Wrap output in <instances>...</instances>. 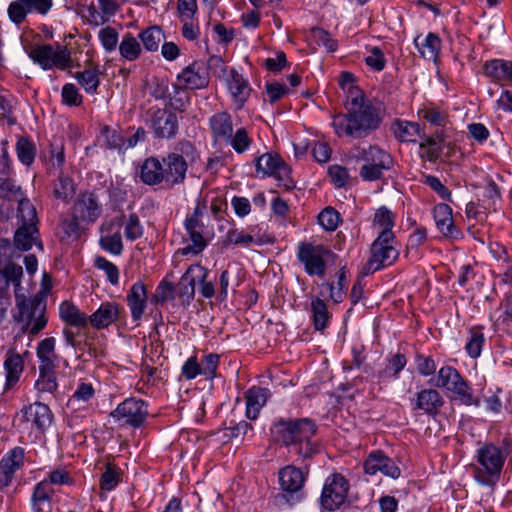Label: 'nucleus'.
Masks as SVG:
<instances>
[{
    "instance_id": "50",
    "label": "nucleus",
    "mask_w": 512,
    "mask_h": 512,
    "mask_svg": "<svg viewBox=\"0 0 512 512\" xmlns=\"http://www.w3.org/2000/svg\"><path fill=\"white\" fill-rule=\"evenodd\" d=\"M120 481V469L111 463H107L106 469L99 480L100 489L105 492H110L118 486Z\"/></svg>"
},
{
    "instance_id": "27",
    "label": "nucleus",
    "mask_w": 512,
    "mask_h": 512,
    "mask_svg": "<svg viewBox=\"0 0 512 512\" xmlns=\"http://www.w3.org/2000/svg\"><path fill=\"white\" fill-rule=\"evenodd\" d=\"M147 298V289L143 282L137 281L129 289L126 300L131 317L135 322H138L145 313Z\"/></svg>"
},
{
    "instance_id": "32",
    "label": "nucleus",
    "mask_w": 512,
    "mask_h": 512,
    "mask_svg": "<svg viewBox=\"0 0 512 512\" xmlns=\"http://www.w3.org/2000/svg\"><path fill=\"white\" fill-rule=\"evenodd\" d=\"M140 178L147 185H157L162 182L166 184L163 161L156 157L147 158L141 166Z\"/></svg>"
},
{
    "instance_id": "20",
    "label": "nucleus",
    "mask_w": 512,
    "mask_h": 512,
    "mask_svg": "<svg viewBox=\"0 0 512 512\" xmlns=\"http://www.w3.org/2000/svg\"><path fill=\"white\" fill-rule=\"evenodd\" d=\"M177 79L185 89H202L209 83V74L204 64L194 62L185 67Z\"/></svg>"
},
{
    "instance_id": "12",
    "label": "nucleus",
    "mask_w": 512,
    "mask_h": 512,
    "mask_svg": "<svg viewBox=\"0 0 512 512\" xmlns=\"http://www.w3.org/2000/svg\"><path fill=\"white\" fill-rule=\"evenodd\" d=\"M28 56L43 70H50L54 67L64 70L68 67L70 61V54L66 47L57 46L54 49L50 44L33 46L28 51Z\"/></svg>"
},
{
    "instance_id": "63",
    "label": "nucleus",
    "mask_w": 512,
    "mask_h": 512,
    "mask_svg": "<svg viewBox=\"0 0 512 512\" xmlns=\"http://www.w3.org/2000/svg\"><path fill=\"white\" fill-rule=\"evenodd\" d=\"M100 42L107 52H112L116 49L118 44V33L112 27H105L99 31Z\"/></svg>"
},
{
    "instance_id": "43",
    "label": "nucleus",
    "mask_w": 512,
    "mask_h": 512,
    "mask_svg": "<svg viewBox=\"0 0 512 512\" xmlns=\"http://www.w3.org/2000/svg\"><path fill=\"white\" fill-rule=\"evenodd\" d=\"M312 321L316 330H324L330 321L331 314L323 299L316 296L311 300Z\"/></svg>"
},
{
    "instance_id": "41",
    "label": "nucleus",
    "mask_w": 512,
    "mask_h": 512,
    "mask_svg": "<svg viewBox=\"0 0 512 512\" xmlns=\"http://www.w3.org/2000/svg\"><path fill=\"white\" fill-rule=\"evenodd\" d=\"M99 75L98 66H90L83 71L76 72L74 77L86 93L93 95L97 93L100 84Z\"/></svg>"
},
{
    "instance_id": "55",
    "label": "nucleus",
    "mask_w": 512,
    "mask_h": 512,
    "mask_svg": "<svg viewBox=\"0 0 512 512\" xmlns=\"http://www.w3.org/2000/svg\"><path fill=\"white\" fill-rule=\"evenodd\" d=\"M318 223L326 231H335L340 223V214L332 207H326L318 215Z\"/></svg>"
},
{
    "instance_id": "10",
    "label": "nucleus",
    "mask_w": 512,
    "mask_h": 512,
    "mask_svg": "<svg viewBox=\"0 0 512 512\" xmlns=\"http://www.w3.org/2000/svg\"><path fill=\"white\" fill-rule=\"evenodd\" d=\"M53 413L47 404L40 401L25 405L17 414L19 427L22 430L35 429L43 434L53 422Z\"/></svg>"
},
{
    "instance_id": "49",
    "label": "nucleus",
    "mask_w": 512,
    "mask_h": 512,
    "mask_svg": "<svg viewBox=\"0 0 512 512\" xmlns=\"http://www.w3.org/2000/svg\"><path fill=\"white\" fill-rule=\"evenodd\" d=\"M141 46L138 40L131 34H125L119 44L120 55L127 61H134L141 54Z\"/></svg>"
},
{
    "instance_id": "21",
    "label": "nucleus",
    "mask_w": 512,
    "mask_h": 512,
    "mask_svg": "<svg viewBox=\"0 0 512 512\" xmlns=\"http://www.w3.org/2000/svg\"><path fill=\"white\" fill-rule=\"evenodd\" d=\"M166 185L173 187L182 184L186 178L188 165L184 157L176 152L169 153L163 158Z\"/></svg>"
},
{
    "instance_id": "53",
    "label": "nucleus",
    "mask_w": 512,
    "mask_h": 512,
    "mask_svg": "<svg viewBox=\"0 0 512 512\" xmlns=\"http://www.w3.org/2000/svg\"><path fill=\"white\" fill-rule=\"evenodd\" d=\"M420 117L431 125L443 127L447 122V113L435 106H425L418 111Z\"/></svg>"
},
{
    "instance_id": "2",
    "label": "nucleus",
    "mask_w": 512,
    "mask_h": 512,
    "mask_svg": "<svg viewBox=\"0 0 512 512\" xmlns=\"http://www.w3.org/2000/svg\"><path fill=\"white\" fill-rule=\"evenodd\" d=\"M512 452V438L507 436L498 445L494 442L481 444L474 455L471 466L474 480L484 487H495L500 481L508 456Z\"/></svg>"
},
{
    "instance_id": "33",
    "label": "nucleus",
    "mask_w": 512,
    "mask_h": 512,
    "mask_svg": "<svg viewBox=\"0 0 512 512\" xmlns=\"http://www.w3.org/2000/svg\"><path fill=\"white\" fill-rule=\"evenodd\" d=\"M23 276V269L20 265L14 263H7L4 266V269H0V293L4 292L9 283H12L14 286V294L15 300L18 296H20L23 292V288L21 286V278Z\"/></svg>"
},
{
    "instance_id": "44",
    "label": "nucleus",
    "mask_w": 512,
    "mask_h": 512,
    "mask_svg": "<svg viewBox=\"0 0 512 512\" xmlns=\"http://www.w3.org/2000/svg\"><path fill=\"white\" fill-rule=\"evenodd\" d=\"M191 272H193L195 280H198L200 294L206 299L214 297L215 288L213 282L208 280V269L199 264H195L191 265Z\"/></svg>"
},
{
    "instance_id": "30",
    "label": "nucleus",
    "mask_w": 512,
    "mask_h": 512,
    "mask_svg": "<svg viewBox=\"0 0 512 512\" xmlns=\"http://www.w3.org/2000/svg\"><path fill=\"white\" fill-rule=\"evenodd\" d=\"M269 397V389L259 386L250 387L245 392L246 417L250 420L257 419L261 409L264 407Z\"/></svg>"
},
{
    "instance_id": "28",
    "label": "nucleus",
    "mask_w": 512,
    "mask_h": 512,
    "mask_svg": "<svg viewBox=\"0 0 512 512\" xmlns=\"http://www.w3.org/2000/svg\"><path fill=\"white\" fill-rule=\"evenodd\" d=\"M119 312L118 304L103 302L94 313L88 316V323L97 330L105 329L118 320Z\"/></svg>"
},
{
    "instance_id": "45",
    "label": "nucleus",
    "mask_w": 512,
    "mask_h": 512,
    "mask_svg": "<svg viewBox=\"0 0 512 512\" xmlns=\"http://www.w3.org/2000/svg\"><path fill=\"white\" fill-rule=\"evenodd\" d=\"M281 162L282 159L278 155L264 153L255 159L256 172L261 177L272 176Z\"/></svg>"
},
{
    "instance_id": "64",
    "label": "nucleus",
    "mask_w": 512,
    "mask_h": 512,
    "mask_svg": "<svg viewBox=\"0 0 512 512\" xmlns=\"http://www.w3.org/2000/svg\"><path fill=\"white\" fill-rule=\"evenodd\" d=\"M365 63L375 71H382L386 65L384 53L379 47H372L369 50V54L365 57Z\"/></svg>"
},
{
    "instance_id": "23",
    "label": "nucleus",
    "mask_w": 512,
    "mask_h": 512,
    "mask_svg": "<svg viewBox=\"0 0 512 512\" xmlns=\"http://www.w3.org/2000/svg\"><path fill=\"white\" fill-rule=\"evenodd\" d=\"M214 143L225 144L233 133V121L231 115L226 111L214 113L208 121Z\"/></svg>"
},
{
    "instance_id": "54",
    "label": "nucleus",
    "mask_w": 512,
    "mask_h": 512,
    "mask_svg": "<svg viewBox=\"0 0 512 512\" xmlns=\"http://www.w3.org/2000/svg\"><path fill=\"white\" fill-rule=\"evenodd\" d=\"M162 31L160 28L153 26L147 28L139 34V38L142 41L144 47L148 51H156L162 40Z\"/></svg>"
},
{
    "instance_id": "39",
    "label": "nucleus",
    "mask_w": 512,
    "mask_h": 512,
    "mask_svg": "<svg viewBox=\"0 0 512 512\" xmlns=\"http://www.w3.org/2000/svg\"><path fill=\"white\" fill-rule=\"evenodd\" d=\"M254 143L251 131L246 127H238L230 135L228 140L225 142L226 145L230 146L238 155H242L250 151Z\"/></svg>"
},
{
    "instance_id": "37",
    "label": "nucleus",
    "mask_w": 512,
    "mask_h": 512,
    "mask_svg": "<svg viewBox=\"0 0 512 512\" xmlns=\"http://www.w3.org/2000/svg\"><path fill=\"white\" fill-rule=\"evenodd\" d=\"M174 289L175 298L179 299L181 305L189 306L195 296V277L191 272V266L182 275Z\"/></svg>"
},
{
    "instance_id": "31",
    "label": "nucleus",
    "mask_w": 512,
    "mask_h": 512,
    "mask_svg": "<svg viewBox=\"0 0 512 512\" xmlns=\"http://www.w3.org/2000/svg\"><path fill=\"white\" fill-rule=\"evenodd\" d=\"M56 340L54 337H47L41 340L36 348V355L39 361V369L56 370L59 364V356L55 353Z\"/></svg>"
},
{
    "instance_id": "40",
    "label": "nucleus",
    "mask_w": 512,
    "mask_h": 512,
    "mask_svg": "<svg viewBox=\"0 0 512 512\" xmlns=\"http://www.w3.org/2000/svg\"><path fill=\"white\" fill-rule=\"evenodd\" d=\"M392 130L401 142H416L417 137H421V128L416 122L396 120Z\"/></svg>"
},
{
    "instance_id": "29",
    "label": "nucleus",
    "mask_w": 512,
    "mask_h": 512,
    "mask_svg": "<svg viewBox=\"0 0 512 512\" xmlns=\"http://www.w3.org/2000/svg\"><path fill=\"white\" fill-rule=\"evenodd\" d=\"M413 43L421 57L437 62L442 48V40L438 34L429 32L425 37L417 35Z\"/></svg>"
},
{
    "instance_id": "24",
    "label": "nucleus",
    "mask_w": 512,
    "mask_h": 512,
    "mask_svg": "<svg viewBox=\"0 0 512 512\" xmlns=\"http://www.w3.org/2000/svg\"><path fill=\"white\" fill-rule=\"evenodd\" d=\"M55 488H50L46 482H38L34 485L30 497L32 512H52Z\"/></svg>"
},
{
    "instance_id": "5",
    "label": "nucleus",
    "mask_w": 512,
    "mask_h": 512,
    "mask_svg": "<svg viewBox=\"0 0 512 512\" xmlns=\"http://www.w3.org/2000/svg\"><path fill=\"white\" fill-rule=\"evenodd\" d=\"M18 228L14 234V244L18 250L27 251L36 245L40 250L43 249L39 239V230L37 227V212L33 204L27 200H19L17 209Z\"/></svg>"
},
{
    "instance_id": "4",
    "label": "nucleus",
    "mask_w": 512,
    "mask_h": 512,
    "mask_svg": "<svg viewBox=\"0 0 512 512\" xmlns=\"http://www.w3.org/2000/svg\"><path fill=\"white\" fill-rule=\"evenodd\" d=\"M431 383L446 391L448 397L465 406H480V398L474 393L471 384L460 372L450 365H443L437 371Z\"/></svg>"
},
{
    "instance_id": "58",
    "label": "nucleus",
    "mask_w": 512,
    "mask_h": 512,
    "mask_svg": "<svg viewBox=\"0 0 512 512\" xmlns=\"http://www.w3.org/2000/svg\"><path fill=\"white\" fill-rule=\"evenodd\" d=\"M406 364L407 359L405 355L402 353H396L389 358L388 364L382 374L398 379L399 373L404 369Z\"/></svg>"
},
{
    "instance_id": "62",
    "label": "nucleus",
    "mask_w": 512,
    "mask_h": 512,
    "mask_svg": "<svg viewBox=\"0 0 512 512\" xmlns=\"http://www.w3.org/2000/svg\"><path fill=\"white\" fill-rule=\"evenodd\" d=\"M95 266L105 272L108 281L112 285H117L119 283V270L114 263L104 257H97L95 259Z\"/></svg>"
},
{
    "instance_id": "15",
    "label": "nucleus",
    "mask_w": 512,
    "mask_h": 512,
    "mask_svg": "<svg viewBox=\"0 0 512 512\" xmlns=\"http://www.w3.org/2000/svg\"><path fill=\"white\" fill-rule=\"evenodd\" d=\"M363 468L367 475H375L380 472L392 479H397L401 474L400 468L395 462L380 450L368 454L364 460Z\"/></svg>"
},
{
    "instance_id": "17",
    "label": "nucleus",
    "mask_w": 512,
    "mask_h": 512,
    "mask_svg": "<svg viewBox=\"0 0 512 512\" xmlns=\"http://www.w3.org/2000/svg\"><path fill=\"white\" fill-rule=\"evenodd\" d=\"M73 212L82 222L95 223L102 215V204L93 192L82 193L73 206Z\"/></svg>"
},
{
    "instance_id": "14",
    "label": "nucleus",
    "mask_w": 512,
    "mask_h": 512,
    "mask_svg": "<svg viewBox=\"0 0 512 512\" xmlns=\"http://www.w3.org/2000/svg\"><path fill=\"white\" fill-rule=\"evenodd\" d=\"M53 6V0H13L7 9L9 19L16 25L21 24L31 13L46 15Z\"/></svg>"
},
{
    "instance_id": "60",
    "label": "nucleus",
    "mask_w": 512,
    "mask_h": 512,
    "mask_svg": "<svg viewBox=\"0 0 512 512\" xmlns=\"http://www.w3.org/2000/svg\"><path fill=\"white\" fill-rule=\"evenodd\" d=\"M124 235L129 241H134L142 237L143 226L141 225L139 217L135 213L130 214L126 220Z\"/></svg>"
},
{
    "instance_id": "57",
    "label": "nucleus",
    "mask_w": 512,
    "mask_h": 512,
    "mask_svg": "<svg viewBox=\"0 0 512 512\" xmlns=\"http://www.w3.org/2000/svg\"><path fill=\"white\" fill-rule=\"evenodd\" d=\"M191 244L186 245L181 249L182 255L193 254L197 255L204 250L207 243L202 235L203 230L187 231Z\"/></svg>"
},
{
    "instance_id": "16",
    "label": "nucleus",
    "mask_w": 512,
    "mask_h": 512,
    "mask_svg": "<svg viewBox=\"0 0 512 512\" xmlns=\"http://www.w3.org/2000/svg\"><path fill=\"white\" fill-rule=\"evenodd\" d=\"M437 229L446 239L456 241L463 238L462 231L456 226L451 207L445 203L437 204L433 209Z\"/></svg>"
},
{
    "instance_id": "13",
    "label": "nucleus",
    "mask_w": 512,
    "mask_h": 512,
    "mask_svg": "<svg viewBox=\"0 0 512 512\" xmlns=\"http://www.w3.org/2000/svg\"><path fill=\"white\" fill-rule=\"evenodd\" d=\"M348 489L349 484L343 475L335 473L328 476L322 489V506L330 511L339 508L346 499Z\"/></svg>"
},
{
    "instance_id": "56",
    "label": "nucleus",
    "mask_w": 512,
    "mask_h": 512,
    "mask_svg": "<svg viewBox=\"0 0 512 512\" xmlns=\"http://www.w3.org/2000/svg\"><path fill=\"white\" fill-rule=\"evenodd\" d=\"M16 151L18 159L22 164L30 166L33 163L36 151L34 144L30 140L20 138L16 144Z\"/></svg>"
},
{
    "instance_id": "51",
    "label": "nucleus",
    "mask_w": 512,
    "mask_h": 512,
    "mask_svg": "<svg viewBox=\"0 0 512 512\" xmlns=\"http://www.w3.org/2000/svg\"><path fill=\"white\" fill-rule=\"evenodd\" d=\"M395 218V214L389 208L381 206L374 214L373 224L381 229L380 232L393 233L392 228L395 225Z\"/></svg>"
},
{
    "instance_id": "48",
    "label": "nucleus",
    "mask_w": 512,
    "mask_h": 512,
    "mask_svg": "<svg viewBox=\"0 0 512 512\" xmlns=\"http://www.w3.org/2000/svg\"><path fill=\"white\" fill-rule=\"evenodd\" d=\"M24 461V449L22 447H14L2 457L0 464L9 470L11 474L15 475L24 466Z\"/></svg>"
},
{
    "instance_id": "61",
    "label": "nucleus",
    "mask_w": 512,
    "mask_h": 512,
    "mask_svg": "<svg viewBox=\"0 0 512 512\" xmlns=\"http://www.w3.org/2000/svg\"><path fill=\"white\" fill-rule=\"evenodd\" d=\"M415 364L418 373L423 377H428L437 374V365L431 356L418 354L415 357Z\"/></svg>"
},
{
    "instance_id": "6",
    "label": "nucleus",
    "mask_w": 512,
    "mask_h": 512,
    "mask_svg": "<svg viewBox=\"0 0 512 512\" xmlns=\"http://www.w3.org/2000/svg\"><path fill=\"white\" fill-rule=\"evenodd\" d=\"M296 257L309 276L323 277L336 254L322 244L303 241L298 243Z\"/></svg>"
},
{
    "instance_id": "42",
    "label": "nucleus",
    "mask_w": 512,
    "mask_h": 512,
    "mask_svg": "<svg viewBox=\"0 0 512 512\" xmlns=\"http://www.w3.org/2000/svg\"><path fill=\"white\" fill-rule=\"evenodd\" d=\"M226 244H234L243 248H248L253 245L260 246L263 244L260 237H256L250 233H246L244 230L238 228H231L227 231L225 236Z\"/></svg>"
},
{
    "instance_id": "1",
    "label": "nucleus",
    "mask_w": 512,
    "mask_h": 512,
    "mask_svg": "<svg viewBox=\"0 0 512 512\" xmlns=\"http://www.w3.org/2000/svg\"><path fill=\"white\" fill-rule=\"evenodd\" d=\"M350 94L347 113L334 115L332 127L338 137L362 139L380 126L381 117L374 106L365 102L363 94L356 87L350 89Z\"/></svg>"
},
{
    "instance_id": "46",
    "label": "nucleus",
    "mask_w": 512,
    "mask_h": 512,
    "mask_svg": "<svg viewBox=\"0 0 512 512\" xmlns=\"http://www.w3.org/2000/svg\"><path fill=\"white\" fill-rule=\"evenodd\" d=\"M75 192L76 188L73 179L68 176L60 175L54 184V197L68 203L73 199Z\"/></svg>"
},
{
    "instance_id": "35",
    "label": "nucleus",
    "mask_w": 512,
    "mask_h": 512,
    "mask_svg": "<svg viewBox=\"0 0 512 512\" xmlns=\"http://www.w3.org/2000/svg\"><path fill=\"white\" fill-rule=\"evenodd\" d=\"M358 158L385 170H389L393 164L391 155L376 145L359 149Z\"/></svg>"
},
{
    "instance_id": "59",
    "label": "nucleus",
    "mask_w": 512,
    "mask_h": 512,
    "mask_svg": "<svg viewBox=\"0 0 512 512\" xmlns=\"http://www.w3.org/2000/svg\"><path fill=\"white\" fill-rule=\"evenodd\" d=\"M175 299V289L173 283L163 279L157 286L152 301L155 303H165Z\"/></svg>"
},
{
    "instance_id": "25",
    "label": "nucleus",
    "mask_w": 512,
    "mask_h": 512,
    "mask_svg": "<svg viewBox=\"0 0 512 512\" xmlns=\"http://www.w3.org/2000/svg\"><path fill=\"white\" fill-rule=\"evenodd\" d=\"M227 86L232 96L235 109H242L250 96L251 87L249 82L243 77L242 74L233 69L227 78Z\"/></svg>"
},
{
    "instance_id": "7",
    "label": "nucleus",
    "mask_w": 512,
    "mask_h": 512,
    "mask_svg": "<svg viewBox=\"0 0 512 512\" xmlns=\"http://www.w3.org/2000/svg\"><path fill=\"white\" fill-rule=\"evenodd\" d=\"M16 306L18 308L17 321L21 323L22 329L28 331L32 336L37 335L47 325L45 316L46 306L37 296L27 298L24 293L17 295Z\"/></svg>"
},
{
    "instance_id": "19",
    "label": "nucleus",
    "mask_w": 512,
    "mask_h": 512,
    "mask_svg": "<svg viewBox=\"0 0 512 512\" xmlns=\"http://www.w3.org/2000/svg\"><path fill=\"white\" fill-rule=\"evenodd\" d=\"M483 74L501 87L512 86V61L503 58L487 60L483 64Z\"/></svg>"
},
{
    "instance_id": "38",
    "label": "nucleus",
    "mask_w": 512,
    "mask_h": 512,
    "mask_svg": "<svg viewBox=\"0 0 512 512\" xmlns=\"http://www.w3.org/2000/svg\"><path fill=\"white\" fill-rule=\"evenodd\" d=\"M59 315L61 320L70 326L84 328L88 324V316L68 301L60 304Z\"/></svg>"
},
{
    "instance_id": "11",
    "label": "nucleus",
    "mask_w": 512,
    "mask_h": 512,
    "mask_svg": "<svg viewBox=\"0 0 512 512\" xmlns=\"http://www.w3.org/2000/svg\"><path fill=\"white\" fill-rule=\"evenodd\" d=\"M148 415L147 403L134 397L127 398L111 411L110 417L115 423L139 428L146 421Z\"/></svg>"
},
{
    "instance_id": "52",
    "label": "nucleus",
    "mask_w": 512,
    "mask_h": 512,
    "mask_svg": "<svg viewBox=\"0 0 512 512\" xmlns=\"http://www.w3.org/2000/svg\"><path fill=\"white\" fill-rule=\"evenodd\" d=\"M423 141L420 143V156L428 161H436L441 154L440 140L433 137H423Z\"/></svg>"
},
{
    "instance_id": "36",
    "label": "nucleus",
    "mask_w": 512,
    "mask_h": 512,
    "mask_svg": "<svg viewBox=\"0 0 512 512\" xmlns=\"http://www.w3.org/2000/svg\"><path fill=\"white\" fill-rule=\"evenodd\" d=\"M24 369L23 358L18 353L10 352L4 361L6 374L5 390L12 389L19 381Z\"/></svg>"
},
{
    "instance_id": "47",
    "label": "nucleus",
    "mask_w": 512,
    "mask_h": 512,
    "mask_svg": "<svg viewBox=\"0 0 512 512\" xmlns=\"http://www.w3.org/2000/svg\"><path fill=\"white\" fill-rule=\"evenodd\" d=\"M485 344V336L482 329L479 327H472L469 330V337L465 345V351L473 359L481 355L482 348Z\"/></svg>"
},
{
    "instance_id": "3",
    "label": "nucleus",
    "mask_w": 512,
    "mask_h": 512,
    "mask_svg": "<svg viewBox=\"0 0 512 512\" xmlns=\"http://www.w3.org/2000/svg\"><path fill=\"white\" fill-rule=\"evenodd\" d=\"M316 431V424L308 418L279 420L273 426L274 434L289 447V452L302 459L316 453V446L311 440Z\"/></svg>"
},
{
    "instance_id": "34",
    "label": "nucleus",
    "mask_w": 512,
    "mask_h": 512,
    "mask_svg": "<svg viewBox=\"0 0 512 512\" xmlns=\"http://www.w3.org/2000/svg\"><path fill=\"white\" fill-rule=\"evenodd\" d=\"M34 387L37 391L38 398L43 400L54 398L55 392L58 389L55 370L39 369V376L35 381Z\"/></svg>"
},
{
    "instance_id": "8",
    "label": "nucleus",
    "mask_w": 512,
    "mask_h": 512,
    "mask_svg": "<svg viewBox=\"0 0 512 512\" xmlns=\"http://www.w3.org/2000/svg\"><path fill=\"white\" fill-rule=\"evenodd\" d=\"M399 257V251L395 247V235L389 232H380L371 245V256L365 264V275L392 265Z\"/></svg>"
},
{
    "instance_id": "22",
    "label": "nucleus",
    "mask_w": 512,
    "mask_h": 512,
    "mask_svg": "<svg viewBox=\"0 0 512 512\" xmlns=\"http://www.w3.org/2000/svg\"><path fill=\"white\" fill-rule=\"evenodd\" d=\"M152 127L159 138L170 139L178 131V118L176 114L166 109H157L152 116Z\"/></svg>"
},
{
    "instance_id": "26",
    "label": "nucleus",
    "mask_w": 512,
    "mask_h": 512,
    "mask_svg": "<svg viewBox=\"0 0 512 512\" xmlns=\"http://www.w3.org/2000/svg\"><path fill=\"white\" fill-rule=\"evenodd\" d=\"M115 226L116 223L112 220L104 222L101 225L99 244L104 251L118 256L123 251V242L120 228L116 227V229H114Z\"/></svg>"
},
{
    "instance_id": "18",
    "label": "nucleus",
    "mask_w": 512,
    "mask_h": 512,
    "mask_svg": "<svg viewBox=\"0 0 512 512\" xmlns=\"http://www.w3.org/2000/svg\"><path fill=\"white\" fill-rule=\"evenodd\" d=\"M413 411H422L425 414L435 417L445 404L442 395L433 388H425L417 392L410 400Z\"/></svg>"
},
{
    "instance_id": "9",
    "label": "nucleus",
    "mask_w": 512,
    "mask_h": 512,
    "mask_svg": "<svg viewBox=\"0 0 512 512\" xmlns=\"http://www.w3.org/2000/svg\"><path fill=\"white\" fill-rule=\"evenodd\" d=\"M307 475L302 469L287 465L278 471V482L281 494H278L277 501L280 505H294L303 499L302 489L305 485Z\"/></svg>"
}]
</instances>
